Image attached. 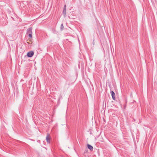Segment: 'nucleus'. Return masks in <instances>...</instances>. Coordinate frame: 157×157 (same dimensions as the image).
Listing matches in <instances>:
<instances>
[{"mask_svg": "<svg viewBox=\"0 0 157 157\" xmlns=\"http://www.w3.org/2000/svg\"><path fill=\"white\" fill-rule=\"evenodd\" d=\"M34 55V52L33 51H30L27 53V56L28 57H31Z\"/></svg>", "mask_w": 157, "mask_h": 157, "instance_id": "f257e3e1", "label": "nucleus"}, {"mask_svg": "<svg viewBox=\"0 0 157 157\" xmlns=\"http://www.w3.org/2000/svg\"><path fill=\"white\" fill-rule=\"evenodd\" d=\"M111 94H112V96L113 98V99L115 100L116 99V97H115V94L114 92L112 91H111Z\"/></svg>", "mask_w": 157, "mask_h": 157, "instance_id": "f03ea898", "label": "nucleus"}, {"mask_svg": "<svg viewBox=\"0 0 157 157\" xmlns=\"http://www.w3.org/2000/svg\"><path fill=\"white\" fill-rule=\"evenodd\" d=\"M50 137L48 135H47V137H46V140L49 143H50Z\"/></svg>", "mask_w": 157, "mask_h": 157, "instance_id": "7ed1b4c3", "label": "nucleus"}, {"mask_svg": "<svg viewBox=\"0 0 157 157\" xmlns=\"http://www.w3.org/2000/svg\"><path fill=\"white\" fill-rule=\"evenodd\" d=\"M32 28H29L27 29V33H32Z\"/></svg>", "mask_w": 157, "mask_h": 157, "instance_id": "20e7f679", "label": "nucleus"}, {"mask_svg": "<svg viewBox=\"0 0 157 157\" xmlns=\"http://www.w3.org/2000/svg\"><path fill=\"white\" fill-rule=\"evenodd\" d=\"M87 146H88V148L90 150L92 151V150H93V147L92 146L90 145L89 144H88Z\"/></svg>", "mask_w": 157, "mask_h": 157, "instance_id": "39448f33", "label": "nucleus"}, {"mask_svg": "<svg viewBox=\"0 0 157 157\" xmlns=\"http://www.w3.org/2000/svg\"><path fill=\"white\" fill-rule=\"evenodd\" d=\"M29 36L30 38H29V41H30L32 37V33H29Z\"/></svg>", "mask_w": 157, "mask_h": 157, "instance_id": "423d86ee", "label": "nucleus"}, {"mask_svg": "<svg viewBox=\"0 0 157 157\" xmlns=\"http://www.w3.org/2000/svg\"><path fill=\"white\" fill-rule=\"evenodd\" d=\"M63 13H64L65 15L66 14V6L65 5L64 7V10H63Z\"/></svg>", "mask_w": 157, "mask_h": 157, "instance_id": "0eeeda50", "label": "nucleus"}, {"mask_svg": "<svg viewBox=\"0 0 157 157\" xmlns=\"http://www.w3.org/2000/svg\"><path fill=\"white\" fill-rule=\"evenodd\" d=\"M63 24H62L61 25V29H63Z\"/></svg>", "mask_w": 157, "mask_h": 157, "instance_id": "6e6552de", "label": "nucleus"}, {"mask_svg": "<svg viewBox=\"0 0 157 157\" xmlns=\"http://www.w3.org/2000/svg\"><path fill=\"white\" fill-rule=\"evenodd\" d=\"M27 43L28 44H29V42H27Z\"/></svg>", "mask_w": 157, "mask_h": 157, "instance_id": "1a4fd4ad", "label": "nucleus"}]
</instances>
